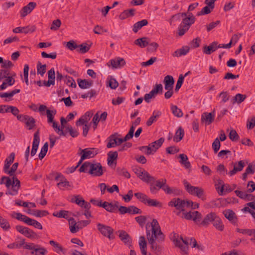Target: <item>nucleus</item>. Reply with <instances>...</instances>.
<instances>
[{"label":"nucleus","mask_w":255,"mask_h":255,"mask_svg":"<svg viewBox=\"0 0 255 255\" xmlns=\"http://www.w3.org/2000/svg\"><path fill=\"white\" fill-rule=\"evenodd\" d=\"M151 227V233L150 230H148V224L146 225V237L149 244L150 245L151 250L157 255H159L162 251V247L157 245L158 243H161L164 242L165 236L161 232L160 226L157 220L153 219L150 223Z\"/></svg>","instance_id":"obj_1"},{"label":"nucleus","mask_w":255,"mask_h":255,"mask_svg":"<svg viewBox=\"0 0 255 255\" xmlns=\"http://www.w3.org/2000/svg\"><path fill=\"white\" fill-rule=\"evenodd\" d=\"M217 215L215 213L211 212L207 214L202 221L201 214L198 211H190L188 213H183V217L186 220H192L196 224L207 227L210 223H213Z\"/></svg>","instance_id":"obj_2"},{"label":"nucleus","mask_w":255,"mask_h":255,"mask_svg":"<svg viewBox=\"0 0 255 255\" xmlns=\"http://www.w3.org/2000/svg\"><path fill=\"white\" fill-rule=\"evenodd\" d=\"M15 76V73H10L9 69H0V81L4 80L0 85V90H3L8 86L14 85L15 82L14 79Z\"/></svg>","instance_id":"obj_3"},{"label":"nucleus","mask_w":255,"mask_h":255,"mask_svg":"<svg viewBox=\"0 0 255 255\" xmlns=\"http://www.w3.org/2000/svg\"><path fill=\"white\" fill-rule=\"evenodd\" d=\"M189 202L188 200H182L179 198H174L170 202H168V205L171 207H175L177 211L176 214L177 216H180L181 213L182 212L181 217L183 216V213L185 212L186 208L189 207Z\"/></svg>","instance_id":"obj_4"},{"label":"nucleus","mask_w":255,"mask_h":255,"mask_svg":"<svg viewBox=\"0 0 255 255\" xmlns=\"http://www.w3.org/2000/svg\"><path fill=\"white\" fill-rule=\"evenodd\" d=\"M160 189H162L167 194H170L171 193V188L166 184V179L165 178L155 180V182L150 183V191L152 194H156Z\"/></svg>","instance_id":"obj_5"},{"label":"nucleus","mask_w":255,"mask_h":255,"mask_svg":"<svg viewBox=\"0 0 255 255\" xmlns=\"http://www.w3.org/2000/svg\"><path fill=\"white\" fill-rule=\"evenodd\" d=\"M183 183L185 189L189 194L195 195L203 201L206 200V197L203 189L199 187L192 186L186 180H184Z\"/></svg>","instance_id":"obj_6"},{"label":"nucleus","mask_w":255,"mask_h":255,"mask_svg":"<svg viewBox=\"0 0 255 255\" xmlns=\"http://www.w3.org/2000/svg\"><path fill=\"white\" fill-rule=\"evenodd\" d=\"M179 236L176 234H174L173 242L176 246L179 247L181 251V253L183 255L188 254V239H184L182 236H180L179 239Z\"/></svg>","instance_id":"obj_7"},{"label":"nucleus","mask_w":255,"mask_h":255,"mask_svg":"<svg viewBox=\"0 0 255 255\" xmlns=\"http://www.w3.org/2000/svg\"><path fill=\"white\" fill-rule=\"evenodd\" d=\"M80 151L79 154L81 155V159L78 162V164H81L82 161L86 159L94 157L98 153L99 150L96 148H86L84 149H79Z\"/></svg>","instance_id":"obj_8"},{"label":"nucleus","mask_w":255,"mask_h":255,"mask_svg":"<svg viewBox=\"0 0 255 255\" xmlns=\"http://www.w3.org/2000/svg\"><path fill=\"white\" fill-rule=\"evenodd\" d=\"M26 248L30 251L26 253L27 255H46L47 253L46 249L33 243L28 245Z\"/></svg>","instance_id":"obj_9"},{"label":"nucleus","mask_w":255,"mask_h":255,"mask_svg":"<svg viewBox=\"0 0 255 255\" xmlns=\"http://www.w3.org/2000/svg\"><path fill=\"white\" fill-rule=\"evenodd\" d=\"M134 173L141 180L149 184L150 185L151 182L155 181V178L144 170L135 169Z\"/></svg>","instance_id":"obj_10"},{"label":"nucleus","mask_w":255,"mask_h":255,"mask_svg":"<svg viewBox=\"0 0 255 255\" xmlns=\"http://www.w3.org/2000/svg\"><path fill=\"white\" fill-rule=\"evenodd\" d=\"M15 229L17 232L22 234L26 237L29 239L37 238V235L33 230L20 225H17L15 227Z\"/></svg>","instance_id":"obj_11"},{"label":"nucleus","mask_w":255,"mask_h":255,"mask_svg":"<svg viewBox=\"0 0 255 255\" xmlns=\"http://www.w3.org/2000/svg\"><path fill=\"white\" fill-rule=\"evenodd\" d=\"M97 227L98 230L105 237L108 238L110 240L115 238L113 234L114 230L111 227L99 223L97 225Z\"/></svg>","instance_id":"obj_12"},{"label":"nucleus","mask_w":255,"mask_h":255,"mask_svg":"<svg viewBox=\"0 0 255 255\" xmlns=\"http://www.w3.org/2000/svg\"><path fill=\"white\" fill-rule=\"evenodd\" d=\"M215 117V109L211 113L205 112L201 116V121L204 123L205 125H210L214 121Z\"/></svg>","instance_id":"obj_13"},{"label":"nucleus","mask_w":255,"mask_h":255,"mask_svg":"<svg viewBox=\"0 0 255 255\" xmlns=\"http://www.w3.org/2000/svg\"><path fill=\"white\" fill-rule=\"evenodd\" d=\"M11 190L6 192V195L14 196L17 194L18 191L20 187V181L15 176L12 177L11 181Z\"/></svg>","instance_id":"obj_14"},{"label":"nucleus","mask_w":255,"mask_h":255,"mask_svg":"<svg viewBox=\"0 0 255 255\" xmlns=\"http://www.w3.org/2000/svg\"><path fill=\"white\" fill-rule=\"evenodd\" d=\"M103 167L100 163H93L89 174L94 176H101L103 174Z\"/></svg>","instance_id":"obj_15"},{"label":"nucleus","mask_w":255,"mask_h":255,"mask_svg":"<svg viewBox=\"0 0 255 255\" xmlns=\"http://www.w3.org/2000/svg\"><path fill=\"white\" fill-rule=\"evenodd\" d=\"M36 6V2H30L28 4L23 6L19 12L21 17H24L28 14L30 13Z\"/></svg>","instance_id":"obj_16"},{"label":"nucleus","mask_w":255,"mask_h":255,"mask_svg":"<svg viewBox=\"0 0 255 255\" xmlns=\"http://www.w3.org/2000/svg\"><path fill=\"white\" fill-rule=\"evenodd\" d=\"M39 130L36 131L34 134V138H33V141L32 142V149H31V156H34L37 152V150L38 149V145H39V141H40V138H39Z\"/></svg>","instance_id":"obj_17"},{"label":"nucleus","mask_w":255,"mask_h":255,"mask_svg":"<svg viewBox=\"0 0 255 255\" xmlns=\"http://www.w3.org/2000/svg\"><path fill=\"white\" fill-rule=\"evenodd\" d=\"M109 62L114 68H121L126 65L125 59L120 57L110 60Z\"/></svg>","instance_id":"obj_18"},{"label":"nucleus","mask_w":255,"mask_h":255,"mask_svg":"<svg viewBox=\"0 0 255 255\" xmlns=\"http://www.w3.org/2000/svg\"><path fill=\"white\" fill-rule=\"evenodd\" d=\"M218 46V42L214 41L210 44L209 46H204L203 49V51L204 53L207 55H210L212 52L215 51L218 48H219Z\"/></svg>","instance_id":"obj_19"},{"label":"nucleus","mask_w":255,"mask_h":255,"mask_svg":"<svg viewBox=\"0 0 255 255\" xmlns=\"http://www.w3.org/2000/svg\"><path fill=\"white\" fill-rule=\"evenodd\" d=\"M75 200L74 202L80 206L81 207L84 208L85 209H90L91 205L89 203L85 201L80 195L75 196Z\"/></svg>","instance_id":"obj_20"},{"label":"nucleus","mask_w":255,"mask_h":255,"mask_svg":"<svg viewBox=\"0 0 255 255\" xmlns=\"http://www.w3.org/2000/svg\"><path fill=\"white\" fill-rule=\"evenodd\" d=\"M223 214L225 217L230 222L236 224L237 222V217L234 212L232 210L228 209L224 211Z\"/></svg>","instance_id":"obj_21"},{"label":"nucleus","mask_w":255,"mask_h":255,"mask_svg":"<svg viewBox=\"0 0 255 255\" xmlns=\"http://www.w3.org/2000/svg\"><path fill=\"white\" fill-rule=\"evenodd\" d=\"M245 166V164L242 160L239 161L238 164L235 163L234 165L233 169L229 172V174L231 176L235 175L237 172L242 171Z\"/></svg>","instance_id":"obj_22"},{"label":"nucleus","mask_w":255,"mask_h":255,"mask_svg":"<svg viewBox=\"0 0 255 255\" xmlns=\"http://www.w3.org/2000/svg\"><path fill=\"white\" fill-rule=\"evenodd\" d=\"M119 238L125 244L130 245L131 239L129 235L125 231H119Z\"/></svg>","instance_id":"obj_23"},{"label":"nucleus","mask_w":255,"mask_h":255,"mask_svg":"<svg viewBox=\"0 0 255 255\" xmlns=\"http://www.w3.org/2000/svg\"><path fill=\"white\" fill-rule=\"evenodd\" d=\"M35 28L34 26L30 27L29 26L25 27H17L14 28L12 30L13 32L17 33H27L28 32H33L35 31Z\"/></svg>","instance_id":"obj_24"},{"label":"nucleus","mask_w":255,"mask_h":255,"mask_svg":"<svg viewBox=\"0 0 255 255\" xmlns=\"http://www.w3.org/2000/svg\"><path fill=\"white\" fill-rule=\"evenodd\" d=\"M174 80L172 76L167 75L164 77V83L165 90H172L173 88Z\"/></svg>","instance_id":"obj_25"},{"label":"nucleus","mask_w":255,"mask_h":255,"mask_svg":"<svg viewBox=\"0 0 255 255\" xmlns=\"http://www.w3.org/2000/svg\"><path fill=\"white\" fill-rule=\"evenodd\" d=\"M161 112L159 111H154L152 113V115L148 119L146 123L147 126L149 127L152 124L155 122L157 119L161 116Z\"/></svg>","instance_id":"obj_26"},{"label":"nucleus","mask_w":255,"mask_h":255,"mask_svg":"<svg viewBox=\"0 0 255 255\" xmlns=\"http://www.w3.org/2000/svg\"><path fill=\"white\" fill-rule=\"evenodd\" d=\"M77 83L79 87L83 89L89 88L93 84L92 81L91 80L88 81L86 79H78Z\"/></svg>","instance_id":"obj_27"},{"label":"nucleus","mask_w":255,"mask_h":255,"mask_svg":"<svg viewBox=\"0 0 255 255\" xmlns=\"http://www.w3.org/2000/svg\"><path fill=\"white\" fill-rule=\"evenodd\" d=\"M15 157V154L14 152H11L10 155L6 158L4 161V171L7 172V170L9 168V167L12 163H13Z\"/></svg>","instance_id":"obj_28"},{"label":"nucleus","mask_w":255,"mask_h":255,"mask_svg":"<svg viewBox=\"0 0 255 255\" xmlns=\"http://www.w3.org/2000/svg\"><path fill=\"white\" fill-rule=\"evenodd\" d=\"M184 135V131L181 127L178 128L173 137V141L178 142L181 141Z\"/></svg>","instance_id":"obj_29"},{"label":"nucleus","mask_w":255,"mask_h":255,"mask_svg":"<svg viewBox=\"0 0 255 255\" xmlns=\"http://www.w3.org/2000/svg\"><path fill=\"white\" fill-rule=\"evenodd\" d=\"M190 50L188 46L182 47L181 48L177 49L172 54L173 57H180L182 55H185Z\"/></svg>","instance_id":"obj_30"},{"label":"nucleus","mask_w":255,"mask_h":255,"mask_svg":"<svg viewBox=\"0 0 255 255\" xmlns=\"http://www.w3.org/2000/svg\"><path fill=\"white\" fill-rule=\"evenodd\" d=\"M213 226L218 231L222 232L224 230V225L221 218L217 216L215 221L213 223Z\"/></svg>","instance_id":"obj_31"},{"label":"nucleus","mask_w":255,"mask_h":255,"mask_svg":"<svg viewBox=\"0 0 255 255\" xmlns=\"http://www.w3.org/2000/svg\"><path fill=\"white\" fill-rule=\"evenodd\" d=\"M147 24V20L142 19L141 21H138L134 24V25H133L132 30L134 32L136 33L143 26H145Z\"/></svg>","instance_id":"obj_32"},{"label":"nucleus","mask_w":255,"mask_h":255,"mask_svg":"<svg viewBox=\"0 0 255 255\" xmlns=\"http://www.w3.org/2000/svg\"><path fill=\"white\" fill-rule=\"evenodd\" d=\"M179 157L180 158V160L179 161L180 163L182 165H183L185 168L190 169L191 168V164L188 161L187 156L184 154H179Z\"/></svg>","instance_id":"obj_33"},{"label":"nucleus","mask_w":255,"mask_h":255,"mask_svg":"<svg viewBox=\"0 0 255 255\" xmlns=\"http://www.w3.org/2000/svg\"><path fill=\"white\" fill-rule=\"evenodd\" d=\"M164 141V138L163 137H161L157 140H156L149 144L151 148H153V151H152L153 153L156 152V150L158 149L163 144Z\"/></svg>","instance_id":"obj_34"},{"label":"nucleus","mask_w":255,"mask_h":255,"mask_svg":"<svg viewBox=\"0 0 255 255\" xmlns=\"http://www.w3.org/2000/svg\"><path fill=\"white\" fill-rule=\"evenodd\" d=\"M47 85H54L55 84V73L54 68H52L48 71Z\"/></svg>","instance_id":"obj_35"},{"label":"nucleus","mask_w":255,"mask_h":255,"mask_svg":"<svg viewBox=\"0 0 255 255\" xmlns=\"http://www.w3.org/2000/svg\"><path fill=\"white\" fill-rule=\"evenodd\" d=\"M118 153L117 151H110L108 153V164L111 165L114 160H116L118 158Z\"/></svg>","instance_id":"obj_36"},{"label":"nucleus","mask_w":255,"mask_h":255,"mask_svg":"<svg viewBox=\"0 0 255 255\" xmlns=\"http://www.w3.org/2000/svg\"><path fill=\"white\" fill-rule=\"evenodd\" d=\"M57 113L55 109L53 110H46V116L47 118V123L50 124L54 121V116Z\"/></svg>","instance_id":"obj_37"},{"label":"nucleus","mask_w":255,"mask_h":255,"mask_svg":"<svg viewBox=\"0 0 255 255\" xmlns=\"http://www.w3.org/2000/svg\"><path fill=\"white\" fill-rule=\"evenodd\" d=\"M147 39L146 37L137 39L134 41V44L141 47H145L149 44Z\"/></svg>","instance_id":"obj_38"},{"label":"nucleus","mask_w":255,"mask_h":255,"mask_svg":"<svg viewBox=\"0 0 255 255\" xmlns=\"http://www.w3.org/2000/svg\"><path fill=\"white\" fill-rule=\"evenodd\" d=\"M49 244L54 248V251L56 253L59 254L60 252L64 253L65 252V249L56 242L51 240L49 242Z\"/></svg>","instance_id":"obj_39"},{"label":"nucleus","mask_w":255,"mask_h":255,"mask_svg":"<svg viewBox=\"0 0 255 255\" xmlns=\"http://www.w3.org/2000/svg\"><path fill=\"white\" fill-rule=\"evenodd\" d=\"M195 17L193 16L192 13L189 14V17L184 18L181 22L182 24L186 26L190 27V25L194 23Z\"/></svg>","instance_id":"obj_40"},{"label":"nucleus","mask_w":255,"mask_h":255,"mask_svg":"<svg viewBox=\"0 0 255 255\" xmlns=\"http://www.w3.org/2000/svg\"><path fill=\"white\" fill-rule=\"evenodd\" d=\"M35 120L33 117L28 116V118H26V120L25 121L24 123L27 128L30 130L35 126Z\"/></svg>","instance_id":"obj_41"},{"label":"nucleus","mask_w":255,"mask_h":255,"mask_svg":"<svg viewBox=\"0 0 255 255\" xmlns=\"http://www.w3.org/2000/svg\"><path fill=\"white\" fill-rule=\"evenodd\" d=\"M51 124H52V127L54 128L55 132L58 133L59 135L66 136V132H64L62 129L60 128V127L58 125V123L53 121Z\"/></svg>","instance_id":"obj_42"},{"label":"nucleus","mask_w":255,"mask_h":255,"mask_svg":"<svg viewBox=\"0 0 255 255\" xmlns=\"http://www.w3.org/2000/svg\"><path fill=\"white\" fill-rule=\"evenodd\" d=\"M109 142L107 145V148L114 147L117 145L116 134H112L108 138Z\"/></svg>","instance_id":"obj_43"},{"label":"nucleus","mask_w":255,"mask_h":255,"mask_svg":"<svg viewBox=\"0 0 255 255\" xmlns=\"http://www.w3.org/2000/svg\"><path fill=\"white\" fill-rule=\"evenodd\" d=\"M69 224L70 232L72 233H75L78 231V229L77 227V223H76L74 218H71L69 219Z\"/></svg>","instance_id":"obj_44"},{"label":"nucleus","mask_w":255,"mask_h":255,"mask_svg":"<svg viewBox=\"0 0 255 255\" xmlns=\"http://www.w3.org/2000/svg\"><path fill=\"white\" fill-rule=\"evenodd\" d=\"M93 163L90 162H85L79 168L80 172L89 173Z\"/></svg>","instance_id":"obj_45"},{"label":"nucleus","mask_w":255,"mask_h":255,"mask_svg":"<svg viewBox=\"0 0 255 255\" xmlns=\"http://www.w3.org/2000/svg\"><path fill=\"white\" fill-rule=\"evenodd\" d=\"M134 196L141 202L144 204H146L147 199L148 198V196L146 195L141 192H137L134 193Z\"/></svg>","instance_id":"obj_46"},{"label":"nucleus","mask_w":255,"mask_h":255,"mask_svg":"<svg viewBox=\"0 0 255 255\" xmlns=\"http://www.w3.org/2000/svg\"><path fill=\"white\" fill-rule=\"evenodd\" d=\"M134 196L141 202L144 204H146L147 199L148 198V196L146 195L141 192H137L134 193Z\"/></svg>","instance_id":"obj_47"},{"label":"nucleus","mask_w":255,"mask_h":255,"mask_svg":"<svg viewBox=\"0 0 255 255\" xmlns=\"http://www.w3.org/2000/svg\"><path fill=\"white\" fill-rule=\"evenodd\" d=\"M46 70V64L42 65L41 62L38 61L37 64V72L38 74L43 76Z\"/></svg>","instance_id":"obj_48"},{"label":"nucleus","mask_w":255,"mask_h":255,"mask_svg":"<svg viewBox=\"0 0 255 255\" xmlns=\"http://www.w3.org/2000/svg\"><path fill=\"white\" fill-rule=\"evenodd\" d=\"M5 113H11L13 116H16L19 113V111L16 107L7 105V108L5 109Z\"/></svg>","instance_id":"obj_49"},{"label":"nucleus","mask_w":255,"mask_h":255,"mask_svg":"<svg viewBox=\"0 0 255 255\" xmlns=\"http://www.w3.org/2000/svg\"><path fill=\"white\" fill-rule=\"evenodd\" d=\"M0 227L4 230H8L10 228L8 221L1 216H0Z\"/></svg>","instance_id":"obj_50"},{"label":"nucleus","mask_w":255,"mask_h":255,"mask_svg":"<svg viewBox=\"0 0 255 255\" xmlns=\"http://www.w3.org/2000/svg\"><path fill=\"white\" fill-rule=\"evenodd\" d=\"M246 98L247 96L246 95L237 94L234 97L233 103V104L235 103H237L238 104H241L246 99Z\"/></svg>","instance_id":"obj_51"},{"label":"nucleus","mask_w":255,"mask_h":255,"mask_svg":"<svg viewBox=\"0 0 255 255\" xmlns=\"http://www.w3.org/2000/svg\"><path fill=\"white\" fill-rule=\"evenodd\" d=\"M146 205L151 207H162V203L156 200L148 198Z\"/></svg>","instance_id":"obj_52"},{"label":"nucleus","mask_w":255,"mask_h":255,"mask_svg":"<svg viewBox=\"0 0 255 255\" xmlns=\"http://www.w3.org/2000/svg\"><path fill=\"white\" fill-rule=\"evenodd\" d=\"M163 90L162 85L161 84H155L154 88L150 92L154 96L160 93H162Z\"/></svg>","instance_id":"obj_53"},{"label":"nucleus","mask_w":255,"mask_h":255,"mask_svg":"<svg viewBox=\"0 0 255 255\" xmlns=\"http://www.w3.org/2000/svg\"><path fill=\"white\" fill-rule=\"evenodd\" d=\"M117 173L120 175H122L126 178H129L130 177V174L125 168L118 167L116 169Z\"/></svg>","instance_id":"obj_54"},{"label":"nucleus","mask_w":255,"mask_h":255,"mask_svg":"<svg viewBox=\"0 0 255 255\" xmlns=\"http://www.w3.org/2000/svg\"><path fill=\"white\" fill-rule=\"evenodd\" d=\"M68 212L65 210H60L58 212H55L53 214V216L58 218H63L65 219H68Z\"/></svg>","instance_id":"obj_55"},{"label":"nucleus","mask_w":255,"mask_h":255,"mask_svg":"<svg viewBox=\"0 0 255 255\" xmlns=\"http://www.w3.org/2000/svg\"><path fill=\"white\" fill-rule=\"evenodd\" d=\"M128 213L130 214H141L142 211L135 206H130L128 207Z\"/></svg>","instance_id":"obj_56"},{"label":"nucleus","mask_w":255,"mask_h":255,"mask_svg":"<svg viewBox=\"0 0 255 255\" xmlns=\"http://www.w3.org/2000/svg\"><path fill=\"white\" fill-rule=\"evenodd\" d=\"M48 142L45 143L41 149L40 153L39 154V158L40 159H41V160L44 157V156L46 155V154L48 150Z\"/></svg>","instance_id":"obj_57"},{"label":"nucleus","mask_w":255,"mask_h":255,"mask_svg":"<svg viewBox=\"0 0 255 255\" xmlns=\"http://www.w3.org/2000/svg\"><path fill=\"white\" fill-rule=\"evenodd\" d=\"M79 49L77 51L81 53H85L88 52L90 48V46H88L87 43H83L82 44L78 45Z\"/></svg>","instance_id":"obj_58"},{"label":"nucleus","mask_w":255,"mask_h":255,"mask_svg":"<svg viewBox=\"0 0 255 255\" xmlns=\"http://www.w3.org/2000/svg\"><path fill=\"white\" fill-rule=\"evenodd\" d=\"M171 110L173 114L177 117H182L183 116V113L181 110L178 108L176 106H172Z\"/></svg>","instance_id":"obj_59"},{"label":"nucleus","mask_w":255,"mask_h":255,"mask_svg":"<svg viewBox=\"0 0 255 255\" xmlns=\"http://www.w3.org/2000/svg\"><path fill=\"white\" fill-rule=\"evenodd\" d=\"M229 136L233 141H236L239 139V135L235 129H232L230 131Z\"/></svg>","instance_id":"obj_60"},{"label":"nucleus","mask_w":255,"mask_h":255,"mask_svg":"<svg viewBox=\"0 0 255 255\" xmlns=\"http://www.w3.org/2000/svg\"><path fill=\"white\" fill-rule=\"evenodd\" d=\"M140 151L144 152L147 155H150L153 154L152 151L153 149H151V147L149 145L148 146H142L139 147Z\"/></svg>","instance_id":"obj_61"},{"label":"nucleus","mask_w":255,"mask_h":255,"mask_svg":"<svg viewBox=\"0 0 255 255\" xmlns=\"http://www.w3.org/2000/svg\"><path fill=\"white\" fill-rule=\"evenodd\" d=\"M221 143L219 139L216 138L212 143V148L215 153H217L220 149Z\"/></svg>","instance_id":"obj_62"},{"label":"nucleus","mask_w":255,"mask_h":255,"mask_svg":"<svg viewBox=\"0 0 255 255\" xmlns=\"http://www.w3.org/2000/svg\"><path fill=\"white\" fill-rule=\"evenodd\" d=\"M66 47L69 50L73 51L78 48V45L74 40H71L66 43Z\"/></svg>","instance_id":"obj_63"},{"label":"nucleus","mask_w":255,"mask_h":255,"mask_svg":"<svg viewBox=\"0 0 255 255\" xmlns=\"http://www.w3.org/2000/svg\"><path fill=\"white\" fill-rule=\"evenodd\" d=\"M61 24L60 20L57 19L53 21L50 27V29L52 30H57Z\"/></svg>","instance_id":"obj_64"}]
</instances>
